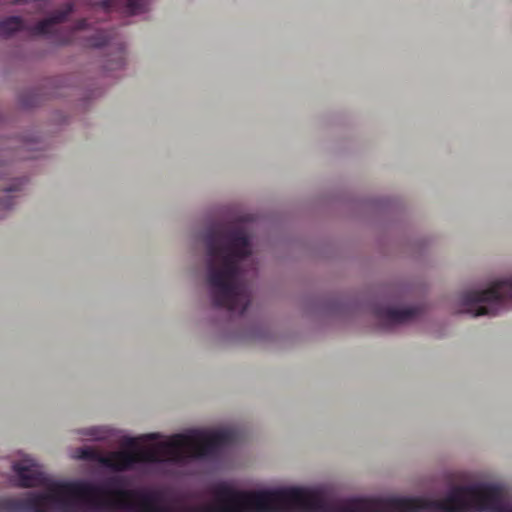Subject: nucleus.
Listing matches in <instances>:
<instances>
[{"mask_svg":"<svg viewBox=\"0 0 512 512\" xmlns=\"http://www.w3.org/2000/svg\"><path fill=\"white\" fill-rule=\"evenodd\" d=\"M74 8V2H67L60 9L51 12L44 19L40 20L33 32H51L50 29H52L54 26L64 23L68 20V17L74 11Z\"/></svg>","mask_w":512,"mask_h":512,"instance_id":"nucleus-2","label":"nucleus"},{"mask_svg":"<svg viewBox=\"0 0 512 512\" xmlns=\"http://www.w3.org/2000/svg\"><path fill=\"white\" fill-rule=\"evenodd\" d=\"M24 20L19 16H10L0 23V32H22Z\"/></svg>","mask_w":512,"mask_h":512,"instance_id":"nucleus-3","label":"nucleus"},{"mask_svg":"<svg viewBox=\"0 0 512 512\" xmlns=\"http://www.w3.org/2000/svg\"><path fill=\"white\" fill-rule=\"evenodd\" d=\"M90 5L105 13L115 11L126 15H137L146 11L148 0H99Z\"/></svg>","mask_w":512,"mask_h":512,"instance_id":"nucleus-1","label":"nucleus"}]
</instances>
